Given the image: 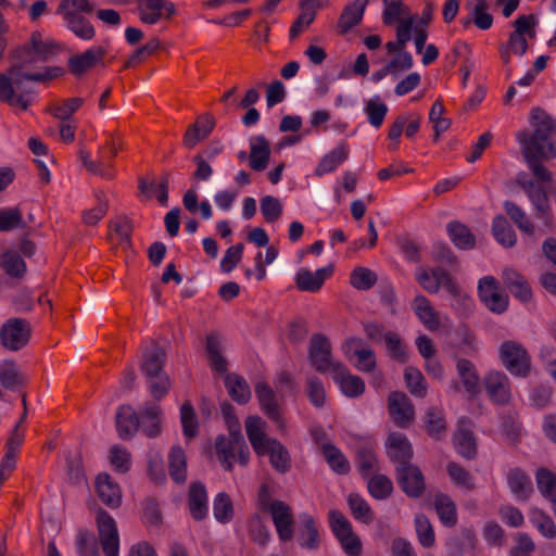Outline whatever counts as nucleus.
I'll use <instances>...</instances> for the list:
<instances>
[{"instance_id":"nucleus-1","label":"nucleus","mask_w":556,"mask_h":556,"mask_svg":"<svg viewBox=\"0 0 556 556\" xmlns=\"http://www.w3.org/2000/svg\"><path fill=\"white\" fill-rule=\"evenodd\" d=\"M166 359L165 346L160 345L155 340H152L150 345L142 351L140 370L146 379L148 390L155 401L165 397L172 388V380L164 369Z\"/></svg>"},{"instance_id":"nucleus-2","label":"nucleus","mask_w":556,"mask_h":556,"mask_svg":"<svg viewBox=\"0 0 556 556\" xmlns=\"http://www.w3.org/2000/svg\"><path fill=\"white\" fill-rule=\"evenodd\" d=\"M530 124L533 127V134L527 130L516 134L521 151L529 148V151L539 152L545 160L556 157V143L551 139L554 129L551 116L541 108H534L530 114Z\"/></svg>"},{"instance_id":"nucleus-3","label":"nucleus","mask_w":556,"mask_h":556,"mask_svg":"<svg viewBox=\"0 0 556 556\" xmlns=\"http://www.w3.org/2000/svg\"><path fill=\"white\" fill-rule=\"evenodd\" d=\"M27 65H22L20 61L13 64L8 73L0 74V101L11 102L14 99L15 90L20 93L26 94L30 90L25 86V81H49L64 75V68L60 66H47L42 71L36 73L23 72V68Z\"/></svg>"},{"instance_id":"nucleus-4","label":"nucleus","mask_w":556,"mask_h":556,"mask_svg":"<svg viewBox=\"0 0 556 556\" xmlns=\"http://www.w3.org/2000/svg\"><path fill=\"white\" fill-rule=\"evenodd\" d=\"M416 280L425 291L431 294H435L441 288H444L466 309H471V298L462 291L456 280L443 267H434L431 271L425 268H418L416 271Z\"/></svg>"},{"instance_id":"nucleus-5","label":"nucleus","mask_w":556,"mask_h":556,"mask_svg":"<svg viewBox=\"0 0 556 556\" xmlns=\"http://www.w3.org/2000/svg\"><path fill=\"white\" fill-rule=\"evenodd\" d=\"M215 452L218 462L225 470H231L237 460L245 466L250 452L241 431H229V435L220 434L215 440Z\"/></svg>"},{"instance_id":"nucleus-6","label":"nucleus","mask_w":556,"mask_h":556,"mask_svg":"<svg viewBox=\"0 0 556 556\" xmlns=\"http://www.w3.org/2000/svg\"><path fill=\"white\" fill-rule=\"evenodd\" d=\"M258 503L263 511L270 514L279 540L281 542L291 541L294 536V519L291 507L282 501L270 498L266 489L260 493Z\"/></svg>"},{"instance_id":"nucleus-7","label":"nucleus","mask_w":556,"mask_h":556,"mask_svg":"<svg viewBox=\"0 0 556 556\" xmlns=\"http://www.w3.org/2000/svg\"><path fill=\"white\" fill-rule=\"evenodd\" d=\"M60 51L59 45L52 39H42L39 31H34L29 41L14 51V56L22 65L30 66L37 62H48Z\"/></svg>"},{"instance_id":"nucleus-8","label":"nucleus","mask_w":556,"mask_h":556,"mask_svg":"<svg viewBox=\"0 0 556 556\" xmlns=\"http://www.w3.org/2000/svg\"><path fill=\"white\" fill-rule=\"evenodd\" d=\"M503 366L515 377L527 378L531 374V356L519 342L506 340L500 346Z\"/></svg>"},{"instance_id":"nucleus-9","label":"nucleus","mask_w":556,"mask_h":556,"mask_svg":"<svg viewBox=\"0 0 556 556\" xmlns=\"http://www.w3.org/2000/svg\"><path fill=\"white\" fill-rule=\"evenodd\" d=\"M329 527L346 555L359 556L362 554L361 539L341 511L334 509L329 511Z\"/></svg>"},{"instance_id":"nucleus-10","label":"nucleus","mask_w":556,"mask_h":556,"mask_svg":"<svg viewBox=\"0 0 556 556\" xmlns=\"http://www.w3.org/2000/svg\"><path fill=\"white\" fill-rule=\"evenodd\" d=\"M31 337V326L24 318H9L0 327V343L11 352L24 349Z\"/></svg>"},{"instance_id":"nucleus-11","label":"nucleus","mask_w":556,"mask_h":556,"mask_svg":"<svg viewBox=\"0 0 556 556\" xmlns=\"http://www.w3.org/2000/svg\"><path fill=\"white\" fill-rule=\"evenodd\" d=\"M331 344L327 337L315 333L309 339L308 361L311 366L320 374L333 372L337 364H342L332 358Z\"/></svg>"},{"instance_id":"nucleus-12","label":"nucleus","mask_w":556,"mask_h":556,"mask_svg":"<svg viewBox=\"0 0 556 556\" xmlns=\"http://www.w3.org/2000/svg\"><path fill=\"white\" fill-rule=\"evenodd\" d=\"M105 54L106 50L101 46H93L80 53H75L67 60L68 72L74 77L80 78L98 66L105 67Z\"/></svg>"},{"instance_id":"nucleus-13","label":"nucleus","mask_w":556,"mask_h":556,"mask_svg":"<svg viewBox=\"0 0 556 556\" xmlns=\"http://www.w3.org/2000/svg\"><path fill=\"white\" fill-rule=\"evenodd\" d=\"M490 400L497 405H507L511 401V383L506 374L500 370L489 371L482 380Z\"/></svg>"},{"instance_id":"nucleus-14","label":"nucleus","mask_w":556,"mask_h":556,"mask_svg":"<svg viewBox=\"0 0 556 556\" xmlns=\"http://www.w3.org/2000/svg\"><path fill=\"white\" fill-rule=\"evenodd\" d=\"M137 10L140 21L148 25L168 21L176 14L175 4L167 0H139Z\"/></svg>"},{"instance_id":"nucleus-15","label":"nucleus","mask_w":556,"mask_h":556,"mask_svg":"<svg viewBox=\"0 0 556 556\" xmlns=\"http://www.w3.org/2000/svg\"><path fill=\"white\" fill-rule=\"evenodd\" d=\"M97 526L105 556H119V535L115 520L100 510L97 515Z\"/></svg>"},{"instance_id":"nucleus-16","label":"nucleus","mask_w":556,"mask_h":556,"mask_svg":"<svg viewBox=\"0 0 556 556\" xmlns=\"http://www.w3.org/2000/svg\"><path fill=\"white\" fill-rule=\"evenodd\" d=\"M388 410L392 420L400 428H408L414 421V405L404 392L393 391L389 394Z\"/></svg>"},{"instance_id":"nucleus-17","label":"nucleus","mask_w":556,"mask_h":556,"mask_svg":"<svg viewBox=\"0 0 556 556\" xmlns=\"http://www.w3.org/2000/svg\"><path fill=\"white\" fill-rule=\"evenodd\" d=\"M255 394L263 412L270 418L279 430H285L286 424L281 407L276 400V393L267 382H258L255 386Z\"/></svg>"},{"instance_id":"nucleus-18","label":"nucleus","mask_w":556,"mask_h":556,"mask_svg":"<svg viewBox=\"0 0 556 556\" xmlns=\"http://www.w3.org/2000/svg\"><path fill=\"white\" fill-rule=\"evenodd\" d=\"M364 342L361 338H349L344 341L342 349L346 357L354 355L357 357L355 367L359 371L370 372L376 368L375 352L371 349L363 348Z\"/></svg>"},{"instance_id":"nucleus-19","label":"nucleus","mask_w":556,"mask_h":556,"mask_svg":"<svg viewBox=\"0 0 556 556\" xmlns=\"http://www.w3.org/2000/svg\"><path fill=\"white\" fill-rule=\"evenodd\" d=\"M216 125L215 117L205 113L198 117L197 122L191 124L184 135V146L188 149L194 148L200 141L210 136Z\"/></svg>"},{"instance_id":"nucleus-20","label":"nucleus","mask_w":556,"mask_h":556,"mask_svg":"<svg viewBox=\"0 0 556 556\" xmlns=\"http://www.w3.org/2000/svg\"><path fill=\"white\" fill-rule=\"evenodd\" d=\"M332 379L340 387L343 394L349 397H357L365 391V383L363 379L358 376L352 375L343 364L336 365V370L332 372Z\"/></svg>"},{"instance_id":"nucleus-21","label":"nucleus","mask_w":556,"mask_h":556,"mask_svg":"<svg viewBox=\"0 0 556 556\" xmlns=\"http://www.w3.org/2000/svg\"><path fill=\"white\" fill-rule=\"evenodd\" d=\"M56 14L62 15L67 29L79 39L88 41L94 38V27L84 14L76 11H68L66 7H63L61 11H56Z\"/></svg>"},{"instance_id":"nucleus-22","label":"nucleus","mask_w":556,"mask_h":556,"mask_svg":"<svg viewBox=\"0 0 556 556\" xmlns=\"http://www.w3.org/2000/svg\"><path fill=\"white\" fill-rule=\"evenodd\" d=\"M115 425L119 438L129 440L140 428L139 413L131 405H122L116 412Z\"/></svg>"},{"instance_id":"nucleus-23","label":"nucleus","mask_w":556,"mask_h":556,"mask_svg":"<svg viewBox=\"0 0 556 556\" xmlns=\"http://www.w3.org/2000/svg\"><path fill=\"white\" fill-rule=\"evenodd\" d=\"M250 153L249 165L253 170L262 172L266 169L270 159V143L262 135L251 137L249 140Z\"/></svg>"},{"instance_id":"nucleus-24","label":"nucleus","mask_w":556,"mask_h":556,"mask_svg":"<svg viewBox=\"0 0 556 556\" xmlns=\"http://www.w3.org/2000/svg\"><path fill=\"white\" fill-rule=\"evenodd\" d=\"M456 359V371L460 379V382L465 389V391L470 396H476L480 393V377L478 370L472 362L467 358L458 357L455 355Z\"/></svg>"},{"instance_id":"nucleus-25","label":"nucleus","mask_w":556,"mask_h":556,"mask_svg":"<svg viewBox=\"0 0 556 556\" xmlns=\"http://www.w3.org/2000/svg\"><path fill=\"white\" fill-rule=\"evenodd\" d=\"M162 410L157 404L146 403L139 412L140 429L150 437L155 438L162 431Z\"/></svg>"},{"instance_id":"nucleus-26","label":"nucleus","mask_w":556,"mask_h":556,"mask_svg":"<svg viewBox=\"0 0 556 556\" xmlns=\"http://www.w3.org/2000/svg\"><path fill=\"white\" fill-rule=\"evenodd\" d=\"M387 453L393 462L401 465L410 460L413 447L405 434L392 432L387 440Z\"/></svg>"},{"instance_id":"nucleus-27","label":"nucleus","mask_w":556,"mask_h":556,"mask_svg":"<svg viewBox=\"0 0 556 556\" xmlns=\"http://www.w3.org/2000/svg\"><path fill=\"white\" fill-rule=\"evenodd\" d=\"M245 431L249 441L255 451V453H263L265 446L274 441V438H269L265 433V421L258 416H249L245 419Z\"/></svg>"},{"instance_id":"nucleus-28","label":"nucleus","mask_w":556,"mask_h":556,"mask_svg":"<svg viewBox=\"0 0 556 556\" xmlns=\"http://www.w3.org/2000/svg\"><path fill=\"white\" fill-rule=\"evenodd\" d=\"M331 273V267L319 268L316 271L302 268L295 276V285L301 291L316 292L324 285L326 277Z\"/></svg>"},{"instance_id":"nucleus-29","label":"nucleus","mask_w":556,"mask_h":556,"mask_svg":"<svg viewBox=\"0 0 556 556\" xmlns=\"http://www.w3.org/2000/svg\"><path fill=\"white\" fill-rule=\"evenodd\" d=\"M300 520L299 545L305 549H316L320 544V534L316 520L308 514H302Z\"/></svg>"},{"instance_id":"nucleus-30","label":"nucleus","mask_w":556,"mask_h":556,"mask_svg":"<svg viewBox=\"0 0 556 556\" xmlns=\"http://www.w3.org/2000/svg\"><path fill=\"white\" fill-rule=\"evenodd\" d=\"M412 307L420 323L428 330L435 331L440 328L439 315L425 295H416L413 300Z\"/></svg>"},{"instance_id":"nucleus-31","label":"nucleus","mask_w":556,"mask_h":556,"mask_svg":"<svg viewBox=\"0 0 556 556\" xmlns=\"http://www.w3.org/2000/svg\"><path fill=\"white\" fill-rule=\"evenodd\" d=\"M367 3L368 0H355L343 9L337 25L341 34L349 33L361 23Z\"/></svg>"},{"instance_id":"nucleus-32","label":"nucleus","mask_w":556,"mask_h":556,"mask_svg":"<svg viewBox=\"0 0 556 556\" xmlns=\"http://www.w3.org/2000/svg\"><path fill=\"white\" fill-rule=\"evenodd\" d=\"M257 455H268L271 466L281 473L287 472L291 467L288 450L276 439L270 441V444L265 446L264 452L257 453Z\"/></svg>"},{"instance_id":"nucleus-33","label":"nucleus","mask_w":556,"mask_h":556,"mask_svg":"<svg viewBox=\"0 0 556 556\" xmlns=\"http://www.w3.org/2000/svg\"><path fill=\"white\" fill-rule=\"evenodd\" d=\"M225 387L230 397L238 404H247L251 399V389L247 380L235 372L225 376Z\"/></svg>"},{"instance_id":"nucleus-34","label":"nucleus","mask_w":556,"mask_h":556,"mask_svg":"<svg viewBox=\"0 0 556 556\" xmlns=\"http://www.w3.org/2000/svg\"><path fill=\"white\" fill-rule=\"evenodd\" d=\"M205 351L211 368L219 374H226L228 363L222 354V344L216 332H211L206 336Z\"/></svg>"},{"instance_id":"nucleus-35","label":"nucleus","mask_w":556,"mask_h":556,"mask_svg":"<svg viewBox=\"0 0 556 556\" xmlns=\"http://www.w3.org/2000/svg\"><path fill=\"white\" fill-rule=\"evenodd\" d=\"M447 233L451 241L462 250H471L476 245V238L470 229L459 222L447 224Z\"/></svg>"},{"instance_id":"nucleus-36","label":"nucleus","mask_w":556,"mask_h":556,"mask_svg":"<svg viewBox=\"0 0 556 556\" xmlns=\"http://www.w3.org/2000/svg\"><path fill=\"white\" fill-rule=\"evenodd\" d=\"M349 149L346 143L341 142L332 151L326 154L315 169L317 176L330 173L337 168L339 164L348 159Z\"/></svg>"},{"instance_id":"nucleus-37","label":"nucleus","mask_w":556,"mask_h":556,"mask_svg":"<svg viewBox=\"0 0 556 556\" xmlns=\"http://www.w3.org/2000/svg\"><path fill=\"white\" fill-rule=\"evenodd\" d=\"M492 233L495 240L505 248H513L516 244V232L503 215H496L493 218Z\"/></svg>"},{"instance_id":"nucleus-38","label":"nucleus","mask_w":556,"mask_h":556,"mask_svg":"<svg viewBox=\"0 0 556 556\" xmlns=\"http://www.w3.org/2000/svg\"><path fill=\"white\" fill-rule=\"evenodd\" d=\"M396 480L401 486H425L421 470L410 460L396 465Z\"/></svg>"},{"instance_id":"nucleus-39","label":"nucleus","mask_w":556,"mask_h":556,"mask_svg":"<svg viewBox=\"0 0 556 556\" xmlns=\"http://www.w3.org/2000/svg\"><path fill=\"white\" fill-rule=\"evenodd\" d=\"M168 471L173 481L181 484L186 481L187 460L185 452L179 446H174L168 455Z\"/></svg>"},{"instance_id":"nucleus-40","label":"nucleus","mask_w":556,"mask_h":556,"mask_svg":"<svg viewBox=\"0 0 556 556\" xmlns=\"http://www.w3.org/2000/svg\"><path fill=\"white\" fill-rule=\"evenodd\" d=\"M434 509L445 527L452 528L457 523L456 506L448 496L438 494L434 500Z\"/></svg>"},{"instance_id":"nucleus-41","label":"nucleus","mask_w":556,"mask_h":556,"mask_svg":"<svg viewBox=\"0 0 556 556\" xmlns=\"http://www.w3.org/2000/svg\"><path fill=\"white\" fill-rule=\"evenodd\" d=\"M321 452L327 464L333 471L340 475L349 472L350 463L337 446L331 443H325L321 445Z\"/></svg>"},{"instance_id":"nucleus-42","label":"nucleus","mask_w":556,"mask_h":556,"mask_svg":"<svg viewBox=\"0 0 556 556\" xmlns=\"http://www.w3.org/2000/svg\"><path fill=\"white\" fill-rule=\"evenodd\" d=\"M387 353L394 361L405 364L408 361L406 344L402 338L394 331H387L383 336Z\"/></svg>"},{"instance_id":"nucleus-43","label":"nucleus","mask_w":556,"mask_h":556,"mask_svg":"<svg viewBox=\"0 0 556 556\" xmlns=\"http://www.w3.org/2000/svg\"><path fill=\"white\" fill-rule=\"evenodd\" d=\"M26 227L27 223L24 220L18 206L0 208V232L25 229Z\"/></svg>"},{"instance_id":"nucleus-44","label":"nucleus","mask_w":556,"mask_h":556,"mask_svg":"<svg viewBox=\"0 0 556 556\" xmlns=\"http://www.w3.org/2000/svg\"><path fill=\"white\" fill-rule=\"evenodd\" d=\"M454 443L457 452L468 459L477 455V442L473 433L465 428H460L454 435Z\"/></svg>"},{"instance_id":"nucleus-45","label":"nucleus","mask_w":556,"mask_h":556,"mask_svg":"<svg viewBox=\"0 0 556 556\" xmlns=\"http://www.w3.org/2000/svg\"><path fill=\"white\" fill-rule=\"evenodd\" d=\"M503 205L506 214L516 224L519 230L527 235L534 233V225L518 204L513 201H505Z\"/></svg>"},{"instance_id":"nucleus-46","label":"nucleus","mask_w":556,"mask_h":556,"mask_svg":"<svg viewBox=\"0 0 556 556\" xmlns=\"http://www.w3.org/2000/svg\"><path fill=\"white\" fill-rule=\"evenodd\" d=\"M526 164L532 174L543 182H549L553 179L552 173L542 164L543 156L539 152H531L529 148L521 151Z\"/></svg>"},{"instance_id":"nucleus-47","label":"nucleus","mask_w":556,"mask_h":556,"mask_svg":"<svg viewBox=\"0 0 556 556\" xmlns=\"http://www.w3.org/2000/svg\"><path fill=\"white\" fill-rule=\"evenodd\" d=\"M529 199L536 211V216L543 220L547 228H552L553 216L549 200L544 187L530 195Z\"/></svg>"},{"instance_id":"nucleus-48","label":"nucleus","mask_w":556,"mask_h":556,"mask_svg":"<svg viewBox=\"0 0 556 556\" xmlns=\"http://www.w3.org/2000/svg\"><path fill=\"white\" fill-rule=\"evenodd\" d=\"M415 531L419 544L425 548H430L435 544L434 529L427 517L417 515L415 518Z\"/></svg>"},{"instance_id":"nucleus-49","label":"nucleus","mask_w":556,"mask_h":556,"mask_svg":"<svg viewBox=\"0 0 556 556\" xmlns=\"http://www.w3.org/2000/svg\"><path fill=\"white\" fill-rule=\"evenodd\" d=\"M207 494L205 489H190L189 493V511L191 516L201 520L207 515Z\"/></svg>"},{"instance_id":"nucleus-50","label":"nucleus","mask_w":556,"mask_h":556,"mask_svg":"<svg viewBox=\"0 0 556 556\" xmlns=\"http://www.w3.org/2000/svg\"><path fill=\"white\" fill-rule=\"evenodd\" d=\"M404 378L409 392L417 397H425L427 394V386L425 377L418 368L406 367Z\"/></svg>"},{"instance_id":"nucleus-51","label":"nucleus","mask_w":556,"mask_h":556,"mask_svg":"<svg viewBox=\"0 0 556 556\" xmlns=\"http://www.w3.org/2000/svg\"><path fill=\"white\" fill-rule=\"evenodd\" d=\"M377 280V274L366 267H356L350 275V283L357 290H369Z\"/></svg>"},{"instance_id":"nucleus-52","label":"nucleus","mask_w":556,"mask_h":556,"mask_svg":"<svg viewBox=\"0 0 556 556\" xmlns=\"http://www.w3.org/2000/svg\"><path fill=\"white\" fill-rule=\"evenodd\" d=\"M472 7L470 14L472 16L473 24L482 30L491 28L493 24V17L488 13L489 3L486 0H472Z\"/></svg>"},{"instance_id":"nucleus-53","label":"nucleus","mask_w":556,"mask_h":556,"mask_svg":"<svg viewBox=\"0 0 556 556\" xmlns=\"http://www.w3.org/2000/svg\"><path fill=\"white\" fill-rule=\"evenodd\" d=\"M213 513L215 519L220 523H228L233 517V505L230 497L220 492L214 500Z\"/></svg>"},{"instance_id":"nucleus-54","label":"nucleus","mask_w":556,"mask_h":556,"mask_svg":"<svg viewBox=\"0 0 556 556\" xmlns=\"http://www.w3.org/2000/svg\"><path fill=\"white\" fill-rule=\"evenodd\" d=\"M388 110V105L381 102L379 97L368 100L365 105V113L369 124L375 128H379L384 121Z\"/></svg>"},{"instance_id":"nucleus-55","label":"nucleus","mask_w":556,"mask_h":556,"mask_svg":"<svg viewBox=\"0 0 556 556\" xmlns=\"http://www.w3.org/2000/svg\"><path fill=\"white\" fill-rule=\"evenodd\" d=\"M261 213L267 223H275L282 215V204L280 200L273 195H265L260 201Z\"/></svg>"},{"instance_id":"nucleus-56","label":"nucleus","mask_w":556,"mask_h":556,"mask_svg":"<svg viewBox=\"0 0 556 556\" xmlns=\"http://www.w3.org/2000/svg\"><path fill=\"white\" fill-rule=\"evenodd\" d=\"M3 268L11 277L22 278L26 273V264L15 251H7L3 255Z\"/></svg>"},{"instance_id":"nucleus-57","label":"nucleus","mask_w":556,"mask_h":556,"mask_svg":"<svg viewBox=\"0 0 556 556\" xmlns=\"http://www.w3.org/2000/svg\"><path fill=\"white\" fill-rule=\"evenodd\" d=\"M0 383L5 389H15L23 383V376L18 372L14 362L0 364Z\"/></svg>"},{"instance_id":"nucleus-58","label":"nucleus","mask_w":556,"mask_h":556,"mask_svg":"<svg viewBox=\"0 0 556 556\" xmlns=\"http://www.w3.org/2000/svg\"><path fill=\"white\" fill-rule=\"evenodd\" d=\"M180 419L184 429V434L188 439H192L198 434V420L195 412L190 402L182 404L180 408Z\"/></svg>"},{"instance_id":"nucleus-59","label":"nucleus","mask_w":556,"mask_h":556,"mask_svg":"<svg viewBox=\"0 0 556 556\" xmlns=\"http://www.w3.org/2000/svg\"><path fill=\"white\" fill-rule=\"evenodd\" d=\"M84 103L83 98H70L63 102V104H52L48 111L55 117L61 121H67L71 118L72 114L76 112Z\"/></svg>"},{"instance_id":"nucleus-60","label":"nucleus","mask_w":556,"mask_h":556,"mask_svg":"<svg viewBox=\"0 0 556 556\" xmlns=\"http://www.w3.org/2000/svg\"><path fill=\"white\" fill-rule=\"evenodd\" d=\"M349 506L353 517L364 523H369L372 520V513L367 502L359 497L357 494L352 493L349 496Z\"/></svg>"},{"instance_id":"nucleus-61","label":"nucleus","mask_w":556,"mask_h":556,"mask_svg":"<svg viewBox=\"0 0 556 556\" xmlns=\"http://www.w3.org/2000/svg\"><path fill=\"white\" fill-rule=\"evenodd\" d=\"M109 227L116 233L121 244L125 245V248L130 247V235L134 228L130 219L126 216H117L115 219L111 220Z\"/></svg>"},{"instance_id":"nucleus-62","label":"nucleus","mask_w":556,"mask_h":556,"mask_svg":"<svg viewBox=\"0 0 556 556\" xmlns=\"http://www.w3.org/2000/svg\"><path fill=\"white\" fill-rule=\"evenodd\" d=\"M307 383V396L311 401V403L315 407H323L326 402V392L323 382L320 379L316 376H309L306 379Z\"/></svg>"},{"instance_id":"nucleus-63","label":"nucleus","mask_w":556,"mask_h":556,"mask_svg":"<svg viewBox=\"0 0 556 556\" xmlns=\"http://www.w3.org/2000/svg\"><path fill=\"white\" fill-rule=\"evenodd\" d=\"M531 521L543 536L547 539L556 538V525L549 516L541 511H534Z\"/></svg>"},{"instance_id":"nucleus-64","label":"nucleus","mask_w":556,"mask_h":556,"mask_svg":"<svg viewBox=\"0 0 556 556\" xmlns=\"http://www.w3.org/2000/svg\"><path fill=\"white\" fill-rule=\"evenodd\" d=\"M76 548L79 556H98V543L92 533L79 532L76 541Z\"/></svg>"}]
</instances>
